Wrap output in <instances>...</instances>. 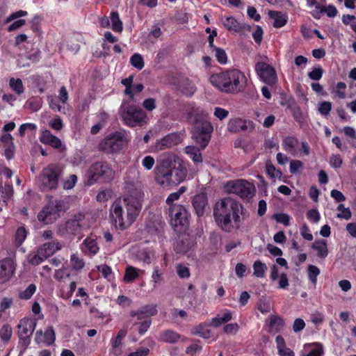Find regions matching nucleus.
Returning a JSON list of instances; mask_svg holds the SVG:
<instances>
[{"label":"nucleus","mask_w":356,"mask_h":356,"mask_svg":"<svg viewBox=\"0 0 356 356\" xmlns=\"http://www.w3.org/2000/svg\"><path fill=\"white\" fill-rule=\"evenodd\" d=\"M312 248L317 251V256L320 258H325L328 254L327 242L325 240L319 239L314 242Z\"/></svg>","instance_id":"31"},{"label":"nucleus","mask_w":356,"mask_h":356,"mask_svg":"<svg viewBox=\"0 0 356 356\" xmlns=\"http://www.w3.org/2000/svg\"><path fill=\"white\" fill-rule=\"evenodd\" d=\"M337 211H340V213L337 215L338 218L349 220L351 218L352 214L350 209L345 207L343 204L338 205Z\"/></svg>","instance_id":"54"},{"label":"nucleus","mask_w":356,"mask_h":356,"mask_svg":"<svg viewBox=\"0 0 356 356\" xmlns=\"http://www.w3.org/2000/svg\"><path fill=\"white\" fill-rule=\"evenodd\" d=\"M190 249L188 244L186 243L184 241H177L175 245V250L177 254H186Z\"/></svg>","instance_id":"62"},{"label":"nucleus","mask_w":356,"mask_h":356,"mask_svg":"<svg viewBox=\"0 0 356 356\" xmlns=\"http://www.w3.org/2000/svg\"><path fill=\"white\" fill-rule=\"evenodd\" d=\"M55 339L56 337L54 330L52 326H50L44 332L42 342H44L47 346H50L54 343Z\"/></svg>","instance_id":"49"},{"label":"nucleus","mask_w":356,"mask_h":356,"mask_svg":"<svg viewBox=\"0 0 356 356\" xmlns=\"http://www.w3.org/2000/svg\"><path fill=\"white\" fill-rule=\"evenodd\" d=\"M49 127L57 131H60L63 128V122L60 116L56 115L51 119L49 123Z\"/></svg>","instance_id":"59"},{"label":"nucleus","mask_w":356,"mask_h":356,"mask_svg":"<svg viewBox=\"0 0 356 356\" xmlns=\"http://www.w3.org/2000/svg\"><path fill=\"white\" fill-rule=\"evenodd\" d=\"M254 275L257 277H264L265 271L267 270V266L265 264L262 263L259 260L254 262L253 264Z\"/></svg>","instance_id":"45"},{"label":"nucleus","mask_w":356,"mask_h":356,"mask_svg":"<svg viewBox=\"0 0 356 356\" xmlns=\"http://www.w3.org/2000/svg\"><path fill=\"white\" fill-rule=\"evenodd\" d=\"M209 82L222 93L236 95L245 90L247 79L243 72L232 68L212 73L209 76Z\"/></svg>","instance_id":"4"},{"label":"nucleus","mask_w":356,"mask_h":356,"mask_svg":"<svg viewBox=\"0 0 356 356\" xmlns=\"http://www.w3.org/2000/svg\"><path fill=\"white\" fill-rule=\"evenodd\" d=\"M40 141L44 144L52 147L54 149H59L62 146V142L60 138L53 135L51 132L45 129L41 131Z\"/></svg>","instance_id":"19"},{"label":"nucleus","mask_w":356,"mask_h":356,"mask_svg":"<svg viewBox=\"0 0 356 356\" xmlns=\"http://www.w3.org/2000/svg\"><path fill=\"white\" fill-rule=\"evenodd\" d=\"M47 259V256L43 252H40V248H38L37 253H31L28 255V262L33 266H38Z\"/></svg>","instance_id":"36"},{"label":"nucleus","mask_w":356,"mask_h":356,"mask_svg":"<svg viewBox=\"0 0 356 356\" xmlns=\"http://www.w3.org/2000/svg\"><path fill=\"white\" fill-rule=\"evenodd\" d=\"M212 53H214V56L217 61L221 65H225L227 63L228 58L225 51L220 47H215L211 50Z\"/></svg>","instance_id":"43"},{"label":"nucleus","mask_w":356,"mask_h":356,"mask_svg":"<svg viewBox=\"0 0 356 356\" xmlns=\"http://www.w3.org/2000/svg\"><path fill=\"white\" fill-rule=\"evenodd\" d=\"M179 143V136L177 134H168L161 138L158 144L157 147L159 149H165L170 148Z\"/></svg>","instance_id":"26"},{"label":"nucleus","mask_w":356,"mask_h":356,"mask_svg":"<svg viewBox=\"0 0 356 356\" xmlns=\"http://www.w3.org/2000/svg\"><path fill=\"white\" fill-rule=\"evenodd\" d=\"M37 321L33 318H22L17 327L19 346L26 349L31 343V336L35 329Z\"/></svg>","instance_id":"11"},{"label":"nucleus","mask_w":356,"mask_h":356,"mask_svg":"<svg viewBox=\"0 0 356 356\" xmlns=\"http://www.w3.org/2000/svg\"><path fill=\"white\" fill-rule=\"evenodd\" d=\"M126 145L124 135L120 131H115L106 136L99 144L100 151L106 154L120 152Z\"/></svg>","instance_id":"10"},{"label":"nucleus","mask_w":356,"mask_h":356,"mask_svg":"<svg viewBox=\"0 0 356 356\" xmlns=\"http://www.w3.org/2000/svg\"><path fill=\"white\" fill-rule=\"evenodd\" d=\"M83 218L84 216L79 213V215L74 216V218L67 220L65 224L66 232L72 235L80 234L82 230L81 221L83 220Z\"/></svg>","instance_id":"18"},{"label":"nucleus","mask_w":356,"mask_h":356,"mask_svg":"<svg viewBox=\"0 0 356 356\" xmlns=\"http://www.w3.org/2000/svg\"><path fill=\"white\" fill-rule=\"evenodd\" d=\"M130 63L136 69L140 70L144 66V60L143 56L139 54H134L130 58Z\"/></svg>","instance_id":"50"},{"label":"nucleus","mask_w":356,"mask_h":356,"mask_svg":"<svg viewBox=\"0 0 356 356\" xmlns=\"http://www.w3.org/2000/svg\"><path fill=\"white\" fill-rule=\"evenodd\" d=\"M143 196V191L134 185L127 188L122 197L126 215H124L121 200H115L113 202L110 210V215L116 228L124 230L136 220L142 209Z\"/></svg>","instance_id":"1"},{"label":"nucleus","mask_w":356,"mask_h":356,"mask_svg":"<svg viewBox=\"0 0 356 356\" xmlns=\"http://www.w3.org/2000/svg\"><path fill=\"white\" fill-rule=\"evenodd\" d=\"M193 137L195 140L196 143L200 146V148L204 149L208 145L211 136L193 134Z\"/></svg>","instance_id":"46"},{"label":"nucleus","mask_w":356,"mask_h":356,"mask_svg":"<svg viewBox=\"0 0 356 356\" xmlns=\"http://www.w3.org/2000/svg\"><path fill=\"white\" fill-rule=\"evenodd\" d=\"M192 204L197 216L198 217L203 216L205 213V209L208 204L207 195L203 193L195 195L193 199Z\"/></svg>","instance_id":"17"},{"label":"nucleus","mask_w":356,"mask_h":356,"mask_svg":"<svg viewBox=\"0 0 356 356\" xmlns=\"http://www.w3.org/2000/svg\"><path fill=\"white\" fill-rule=\"evenodd\" d=\"M1 191L3 201H8L13 195V184L11 183H6L4 187L2 186Z\"/></svg>","instance_id":"56"},{"label":"nucleus","mask_w":356,"mask_h":356,"mask_svg":"<svg viewBox=\"0 0 356 356\" xmlns=\"http://www.w3.org/2000/svg\"><path fill=\"white\" fill-rule=\"evenodd\" d=\"M97 270L108 281H111L113 279L112 269L109 266L106 264L99 265L97 266Z\"/></svg>","instance_id":"52"},{"label":"nucleus","mask_w":356,"mask_h":356,"mask_svg":"<svg viewBox=\"0 0 356 356\" xmlns=\"http://www.w3.org/2000/svg\"><path fill=\"white\" fill-rule=\"evenodd\" d=\"M213 131V128L211 122L204 121L195 127L193 134L211 136Z\"/></svg>","instance_id":"33"},{"label":"nucleus","mask_w":356,"mask_h":356,"mask_svg":"<svg viewBox=\"0 0 356 356\" xmlns=\"http://www.w3.org/2000/svg\"><path fill=\"white\" fill-rule=\"evenodd\" d=\"M187 190V187L182 186L179 188V189L174 193H170L166 199V204L171 207V206L175 205L174 202L179 200L181 195L185 193Z\"/></svg>","instance_id":"42"},{"label":"nucleus","mask_w":356,"mask_h":356,"mask_svg":"<svg viewBox=\"0 0 356 356\" xmlns=\"http://www.w3.org/2000/svg\"><path fill=\"white\" fill-rule=\"evenodd\" d=\"M13 140V137L8 133L0 136V149L3 150L2 154L8 161L15 157V145Z\"/></svg>","instance_id":"14"},{"label":"nucleus","mask_w":356,"mask_h":356,"mask_svg":"<svg viewBox=\"0 0 356 356\" xmlns=\"http://www.w3.org/2000/svg\"><path fill=\"white\" fill-rule=\"evenodd\" d=\"M70 260L72 262L73 269H75L76 270H81L85 266V262L83 259L79 258L75 254H72L71 255Z\"/></svg>","instance_id":"57"},{"label":"nucleus","mask_w":356,"mask_h":356,"mask_svg":"<svg viewBox=\"0 0 356 356\" xmlns=\"http://www.w3.org/2000/svg\"><path fill=\"white\" fill-rule=\"evenodd\" d=\"M120 110L122 118L124 124L129 127L140 125L147 118L145 111L136 105L124 104Z\"/></svg>","instance_id":"9"},{"label":"nucleus","mask_w":356,"mask_h":356,"mask_svg":"<svg viewBox=\"0 0 356 356\" xmlns=\"http://www.w3.org/2000/svg\"><path fill=\"white\" fill-rule=\"evenodd\" d=\"M185 337L173 330H165L161 332L159 340L168 343H175L179 341H184Z\"/></svg>","instance_id":"22"},{"label":"nucleus","mask_w":356,"mask_h":356,"mask_svg":"<svg viewBox=\"0 0 356 356\" xmlns=\"http://www.w3.org/2000/svg\"><path fill=\"white\" fill-rule=\"evenodd\" d=\"M9 86L17 95H21L24 91L23 83L20 79L10 78L9 81Z\"/></svg>","instance_id":"44"},{"label":"nucleus","mask_w":356,"mask_h":356,"mask_svg":"<svg viewBox=\"0 0 356 356\" xmlns=\"http://www.w3.org/2000/svg\"><path fill=\"white\" fill-rule=\"evenodd\" d=\"M255 71L259 78L266 84L273 86L277 81L275 70L265 62H257L255 64Z\"/></svg>","instance_id":"13"},{"label":"nucleus","mask_w":356,"mask_h":356,"mask_svg":"<svg viewBox=\"0 0 356 356\" xmlns=\"http://www.w3.org/2000/svg\"><path fill=\"white\" fill-rule=\"evenodd\" d=\"M35 291H36L35 284H31L27 286V288L25 290L19 292V298L21 300H29L32 297V296L35 293Z\"/></svg>","instance_id":"48"},{"label":"nucleus","mask_w":356,"mask_h":356,"mask_svg":"<svg viewBox=\"0 0 356 356\" xmlns=\"http://www.w3.org/2000/svg\"><path fill=\"white\" fill-rule=\"evenodd\" d=\"M284 326V321L280 316L277 315H270L269 316L268 327L270 332H279Z\"/></svg>","instance_id":"32"},{"label":"nucleus","mask_w":356,"mask_h":356,"mask_svg":"<svg viewBox=\"0 0 356 356\" xmlns=\"http://www.w3.org/2000/svg\"><path fill=\"white\" fill-rule=\"evenodd\" d=\"M299 141L295 136H288L284 138L282 140L283 149L294 155L296 153V147L298 145Z\"/></svg>","instance_id":"28"},{"label":"nucleus","mask_w":356,"mask_h":356,"mask_svg":"<svg viewBox=\"0 0 356 356\" xmlns=\"http://www.w3.org/2000/svg\"><path fill=\"white\" fill-rule=\"evenodd\" d=\"M321 270L318 267L314 265H309L307 267L308 279L311 283L316 286L317 277L320 275Z\"/></svg>","instance_id":"41"},{"label":"nucleus","mask_w":356,"mask_h":356,"mask_svg":"<svg viewBox=\"0 0 356 356\" xmlns=\"http://www.w3.org/2000/svg\"><path fill=\"white\" fill-rule=\"evenodd\" d=\"M266 172L271 178L280 177L282 176V171L277 170L274 165L270 162H267L266 164Z\"/></svg>","instance_id":"53"},{"label":"nucleus","mask_w":356,"mask_h":356,"mask_svg":"<svg viewBox=\"0 0 356 356\" xmlns=\"http://www.w3.org/2000/svg\"><path fill=\"white\" fill-rule=\"evenodd\" d=\"M127 335L125 330H120L115 337L111 338V348L109 350L110 355L113 356H120L122 353V340Z\"/></svg>","instance_id":"16"},{"label":"nucleus","mask_w":356,"mask_h":356,"mask_svg":"<svg viewBox=\"0 0 356 356\" xmlns=\"http://www.w3.org/2000/svg\"><path fill=\"white\" fill-rule=\"evenodd\" d=\"M269 16L274 19L273 26L276 29L283 27L288 22V16L279 11H270Z\"/></svg>","instance_id":"30"},{"label":"nucleus","mask_w":356,"mask_h":356,"mask_svg":"<svg viewBox=\"0 0 356 356\" xmlns=\"http://www.w3.org/2000/svg\"><path fill=\"white\" fill-rule=\"evenodd\" d=\"M250 127V131L253 130L254 123L252 121L243 122L241 119L231 120L228 123V129L232 132H238L241 130H247Z\"/></svg>","instance_id":"24"},{"label":"nucleus","mask_w":356,"mask_h":356,"mask_svg":"<svg viewBox=\"0 0 356 356\" xmlns=\"http://www.w3.org/2000/svg\"><path fill=\"white\" fill-rule=\"evenodd\" d=\"M225 189L229 194L233 193L241 199H250L254 194L255 188L252 184H250L244 179H236L229 181L225 184Z\"/></svg>","instance_id":"12"},{"label":"nucleus","mask_w":356,"mask_h":356,"mask_svg":"<svg viewBox=\"0 0 356 356\" xmlns=\"http://www.w3.org/2000/svg\"><path fill=\"white\" fill-rule=\"evenodd\" d=\"M12 328L8 324L3 325L0 330V337L4 342H8L11 339Z\"/></svg>","instance_id":"51"},{"label":"nucleus","mask_w":356,"mask_h":356,"mask_svg":"<svg viewBox=\"0 0 356 356\" xmlns=\"http://www.w3.org/2000/svg\"><path fill=\"white\" fill-rule=\"evenodd\" d=\"M306 216L307 218L313 223H317L321 218L320 213L316 209L308 210Z\"/></svg>","instance_id":"61"},{"label":"nucleus","mask_w":356,"mask_h":356,"mask_svg":"<svg viewBox=\"0 0 356 356\" xmlns=\"http://www.w3.org/2000/svg\"><path fill=\"white\" fill-rule=\"evenodd\" d=\"M272 218L275 220L277 222L282 223L285 226L290 225V216L284 213H274Z\"/></svg>","instance_id":"55"},{"label":"nucleus","mask_w":356,"mask_h":356,"mask_svg":"<svg viewBox=\"0 0 356 356\" xmlns=\"http://www.w3.org/2000/svg\"><path fill=\"white\" fill-rule=\"evenodd\" d=\"M168 215L170 225L174 231L179 234H184L189 227L190 213L187 208L181 204H175L169 207Z\"/></svg>","instance_id":"6"},{"label":"nucleus","mask_w":356,"mask_h":356,"mask_svg":"<svg viewBox=\"0 0 356 356\" xmlns=\"http://www.w3.org/2000/svg\"><path fill=\"white\" fill-rule=\"evenodd\" d=\"M65 204L61 200H55L47 203L38 213V220L45 225L54 222L65 211Z\"/></svg>","instance_id":"8"},{"label":"nucleus","mask_w":356,"mask_h":356,"mask_svg":"<svg viewBox=\"0 0 356 356\" xmlns=\"http://www.w3.org/2000/svg\"><path fill=\"white\" fill-rule=\"evenodd\" d=\"M39 248L40 249V252H43L47 256V258H49L57 251L61 250L62 244L58 240H54L51 242L43 243Z\"/></svg>","instance_id":"25"},{"label":"nucleus","mask_w":356,"mask_h":356,"mask_svg":"<svg viewBox=\"0 0 356 356\" xmlns=\"http://www.w3.org/2000/svg\"><path fill=\"white\" fill-rule=\"evenodd\" d=\"M110 22H111V28L113 31L118 33H121L122 31V22L120 19L119 14L117 11H112L110 13Z\"/></svg>","instance_id":"35"},{"label":"nucleus","mask_w":356,"mask_h":356,"mask_svg":"<svg viewBox=\"0 0 356 356\" xmlns=\"http://www.w3.org/2000/svg\"><path fill=\"white\" fill-rule=\"evenodd\" d=\"M191 334L200 336L204 339H209L211 337V331L206 328V326L200 323L191 329Z\"/></svg>","instance_id":"37"},{"label":"nucleus","mask_w":356,"mask_h":356,"mask_svg":"<svg viewBox=\"0 0 356 356\" xmlns=\"http://www.w3.org/2000/svg\"><path fill=\"white\" fill-rule=\"evenodd\" d=\"M201 148L195 146L188 145L185 147V153L193 160L195 163H202Z\"/></svg>","instance_id":"29"},{"label":"nucleus","mask_w":356,"mask_h":356,"mask_svg":"<svg viewBox=\"0 0 356 356\" xmlns=\"http://www.w3.org/2000/svg\"><path fill=\"white\" fill-rule=\"evenodd\" d=\"M42 101L39 97H32L27 99L26 106L32 112H36L42 107Z\"/></svg>","instance_id":"40"},{"label":"nucleus","mask_w":356,"mask_h":356,"mask_svg":"<svg viewBox=\"0 0 356 356\" xmlns=\"http://www.w3.org/2000/svg\"><path fill=\"white\" fill-rule=\"evenodd\" d=\"M332 109V104L330 102L324 101L319 104L318 111L324 116L329 115Z\"/></svg>","instance_id":"64"},{"label":"nucleus","mask_w":356,"mask_h":356,"mask_svg":"<svg viewBox=\"0 0 356 356\" xmlns=\"http://www.w3.org/2000/svg\"><path fill=\"white\" fill-rule=\"evenodd\" d=\"M76 289V282H74V281L71 282L69 286L67 287V291H65L63 289L61 291V298L63 299H66V300L70 299L72 296Z\"/></svg>","instance_id":"60"},{"label":"nucleus","mask_w":356,"mask_h":356,"mask_svg":"<svg viewBox=\"0 0 356 356\" xmlns=\"http://www.w3.org/2000/svg\"><path fill=\"white\" fill-rule=\"evenodd\" d=\"M15 271L13 259L5 258L0 261V284H5L10 280Z\"/></svg>","instance_id":"15"},{"label":"nucleus","mask_w":356,"mask_h":356,"mask_svg":"<svg viewBox=\"0 0 356 356\" xmlns=\"http://www.w3.org/2000/svg\"><path fill=\"white\" fill-rule=\"evenodd\" d=\"M134 81V76L130 75L126 79L121 81V83L125 86L124 94L129 97L131 101H134V91L132 90V85Z\"/></svg>","instance_id":"39"},{"label":"nucleus","mask_w":356,"mask_h":356,"mask_svg":"<svg viewBox=\"0 0 356 356\" xmlns=\"http://www.w3.org/2000/svg\"><path fill=\"white\" fill-rule=\"evenodd\" d=\"M222 24L226 29L229 31L238 33L243 30L250 31L251 26L250 25H245V24H241L234 17H227L223 21Z\"/></svg>","instance_id":"21"},{"label":"nucleus","mask_w":356,"mask_h":356,"mask_svg":"<svg viewBox=\"0 0 356 356\" xmlns=\"http://www.w3.org/2000/svg\"><path fill=\"white\" fill-rule=\"evenodd\" d=\"M63 170L56 164H49L42 169L38 177V186L43 192L56 190L59 184Z\"/></svg>","instance_id":"5"},{"label":"nucleus","mask_w":356,"mask_h":356,"mask_svg":"<svg viewBox=\"0 0 356 356\" xmlns=\"http://www.w3.org/2000/svg\"><path fill=\"white\" fill-rule=\"evenodd\" d=\"M323 74V70L322 67H315L311 72L308 73V76L314 81L320 80Z\"/></svg>","instance_id":"63"},{"label":"nucleus","mask_w":356,"mask_h":356,"mask_svg":"<svg viewBox=\"0 0 356 356\" xmlns=\"http://www.w3.org/2000/svg\"><path fill=\"white\" fill-rule=\"evenodd\" d=\"M139 277V270L132 266L125 268L123 280L126 283H131Z\"/></svg>","instance_id":"34"},{"label":"nucleus","mask_w":356,"mask_h":356,"mask_svg":"<svg viewBox=\"0 0 356 356\" xmlns=\"http://www.w3.org/2000/svg\"><path fill=\"white\" fill-rule=\"evenodd\" d=\"M158 312L157 305L155 304L146 305L142 306L140 309L136 311H131L130 316L132 317L136 316L138 319H141L144 317H150L156 315Z\"/></svg>","instance_id":"20"},{"label":"nucleus","mask_w":356,"mask_h":356,"mask_svg":"<svg viewBox=\"0 0 356 356\" xmlns=\"http://www.w3.org/2000/svg\"><path fill=\"white\" fill-rule=\"evenodd\" d=\"M86 175L88 184L92 185L97 181H110L113 178L114 171L108 163L97 161L90 166Z\"/></svg>","instance_id":"7"},{"label":"nucleus","mask_w":356,"mask_h":356,"mask_svg":"<svg viewBox=\"0 0 356 356\" xmlns=\"http://www.w3.org/2000/svg\"><path fill=\"white\" fill-rule=\"evenodd\" d=\"M28 230L24 226L19 227L15 232V243L16 246L19 247L22 245L23 242L27 237Z\"/></svg>","instance_id":"38"},{"label":"nucleus","mask_w":356,"mask_h":356,"mask_svg":"<svg viewBox=\"0 0 356 356\" xmlns=\"http://www.w3.org/2000/svg\"><path fill=\"white\" fill-rule=\"evenodd\" d=\"M187 168L184 161L177 155L163 159L156 169V181L162 186L177 185L186 177Z\"/></svg>","instance_id":"3"},{"label":"nucleus","mask_w":356,"mask_h":356,"mask_svg":"<svg viewBox=\"0 0 356 356\" xmlns=\"http://www.w3.org/2000/svg\"><path fill=\"white\" fill-rule=\"evenodd\" d=\"M247 214L248 211L244 206L231 197L221 199L213 207V217L216 224L227 233L238 230Z\"/></svg>","instance_id":"2"},{"label":"nucleus","mask_w":356,"mask_h":356,"mask_svg":"<svg viewBox=\"0 0 356 356\" xmlns=\"http://www.w3.org/2000/svg\"><path fill=\"white\" fill-rule=\"evenodd\" d=\"M326 13L329 17H334L337 14V10L333 5H329L327 7L321 6L317 8V10H314L311 13L312 15L316 19H320L323 13Z\"/></svg>","instance_id":"27"},{"label":"nucleus","mask_w":356,"mask_h":356,"mask_svg":"<svg viewBox=\"0 0 356 356\" xmlns=\"http://www.w3.org/2000/svg\"><path fill=\"white\" fill-rule=\"evenodd\" d=\"M176 273L179 278L188 279L191 276V271L188 267L182 264H177L176 265Z\"/></svg>","instance_id":"47"},{"label":"nucleus","mask_w":356,"mask_h":356,"mask_svg":"<svg viewBox=\"0 0 356 356\" xmlns=\"http://www.w3.org/2000/svg\"><path fill=\"white\" fill-rule=\"evenodd\" d=\"M82 252L90 257L97 254L99 250L96 239L92 237L86 238L81 244Z\"/></svg>","instance_id":"23"},{"label":"nucleus","mask_w":356,"mask_h":356,"mask_svg":"<svg viewBox=\"0 0 356 356\" xmlns=\"http://www.w3.org/2000/svg\"><path fill=\"white\" fill-rule=\"evenodd\" d=\"M41 17L36 15H35L33 19L31 20V29L37 35H40L41 33L40 30V22H41Z\"/></svg>","instance_id":"58"}]
</instances>
